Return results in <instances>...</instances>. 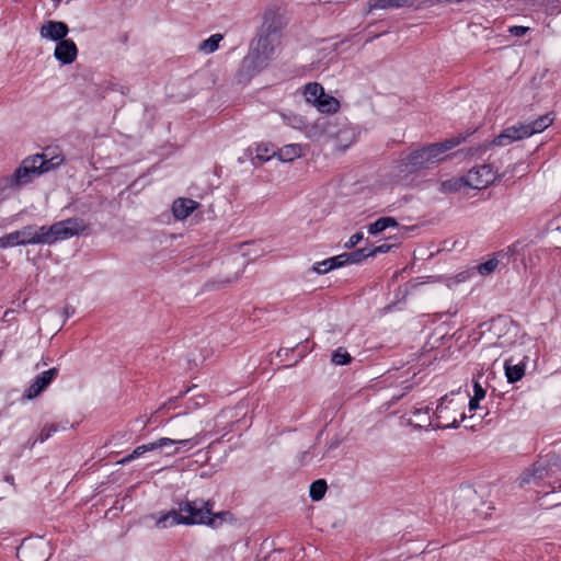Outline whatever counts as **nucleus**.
Wrapping results in <instances>:
<instances>
[{
    "label": "nucleus",
    "instance_id": "obj_28",
    "mask_svg": "<svg viewBox=\"0 0 561 561\" xmlns=\"http://www.w3.org/2000/svg\"><path fill=\"white\" fill-rule=\"evenodd\" d=\"M301 153L302 147L300 145L290 144L280 148L276 154L280 161L290 162L301 157Z\"/></svg>",
    "mask_w": 561,
    "mask_h": 561
},
{
    "label": "nucleus",
    "instance_id": "obj_11",
    "mask_svg": "<svg viewBox=\"0 0 561 561\" xmlns=\"http://www.w3.org/2000/svg\"><path fill=\"white\" fill-rule=\"evenodd\" d=\"M330 138L336 141L339 150H346L355 141V131L346 119H334Z\"/></svg>",
    "mask_w": 561,
    "mask_h": 561
},
{
    "label": "nucleus",
    "instance_id": "obj_48",
    "mask_svg": "<svg viewBox=\"0 0 561 561\" xmlns=\"http://www.w3.org/2000/svg\"><path fill=\"white\" fill-rule=\"evenodd\" d=\"M0 248H9L7 243V234L0 238Z\"/></svg>",
    "mask_w": 561,
    "mask_h": 561
},
{
    "label": "nucleus",
    "instance_id": "obj_20",
    "mask_svg": "<svg viewBox=\"0 0 561 561\" xmlns=\"http://www.w3.org/2000/svg\"><path fill=\"white\" fill-rule=\"evenodd\" d=\"M268 58L261 54L253 47L250 48L249 54L242 61V70L249 76H253L267 65Z\"/></svg>",
    "mask_w": 561,
    "mask_h": 561
},
{
    "label": "nucleus",
    "instance_id": "obj_30",
    "mask_svg": "<svg viewBox=\"0 0 561 561\" xmlns=\"http://www.w3.org/2000/svg\"><path fill=\"white\" fill-rule=\"evenodd\" d=\"M428 408H414L411 413L413 414L414 419H410L409 422L410 424L414 425L415 427H419V428H426V427H430L427 422L425 423L424 421L426 420V416H430L428 414Z\"/></svg>",
    "mask_w": 561,
    "mask_h": 561
},
{
    "label": "nucleus",
    "instance_id": "obj_43",
    "mask_svg": "<svg viewBox=\"0 0 561 561\" xmlns=\"http://www.w3.org/2000/svg\"><path fill=\"white\" fill-rule=\"evenodd\" d=\"M390 249H391L390 244L383 243L381 245L369 249V254H371V256H374L377 253H387L390 251Z\"/></svg>",
    "mask_w": 561,
    "mask_h": 561
},
{
    "label": "nucleus",
    "instance_id": "obj_18",
    "mask_svg": "<svg viewBox=\"0 0 561 561\" xmlns=\"http://www.w3.org/2000/svg\"><path fill=\"white\" fill-rule=\"evenodd\" d=\"M69 27L65 22L49 20L39 28V35L44 39L60 42L66 38Z\"/></svg>",
    "mask_w": 561,
    "mask_h": 561
},
{
    "label": "nucleus",
    "instance_id": "obj_6",
    "mask_svg": "<svg viewBox=\"0 0 561 561\" xmlns=\"http://www.w3.org/2000/svg\"><path fill=\"white\" fill-rule=\"evenodd\" d=\"M304 95L306 101L321 113H336L340 110L339 100L327 94L320 83L311 82L306 84Z\"/></svg>",
    "mask_w": 561,
    "mask_h": 561
},
{
    "label": "nucleus",
    "instance_id": "obj_16",
    "mask_svg": "<svg viewBox=\"0 0 561 561\" xmlns=\"http://www.w3.org/2000/svg\"><path fill=\"white\" fill-rule=\"evenodd\" d=\"M552 468L547 460H539L527 469L519 478V485L538 484L539 481L550 477Z\"/></svg>",
    "mask_w": 561,
    "mask_h": 561
},
{
    "label": "nucleus",
    "instance_id": "obj_46",
    "mask_svg": "<svg viewBox=\"0 0 561 561\" xmlns=\"http://www.w3.org/2000/svg\"><path fill=\"white\" fill-rule=\"evenodd\" d=\"M224 38L221 34H213V51L218 49L219 42Z\"/></svg>",
    "mask_w": 561,
    "mask_h": 561
},
{
    "label": "nucleus",
    "instance_id": "obj_41",
    "mask_svg": "<svg viewBox=\"0 0 561 561\" xmlns=\"http://www.w3.org/2000/svg\"><path fill=\"white\" fill-rule=\"evenodd\" d=\"M362 239H363V233L362 232L354 233L353 236H351L348 241L345 243V248L346 249L354 248L355 245H357L362 241Z\"/></svg>",
    "mask_w": 561,
    "mask_h": 561
},
{
    "label": "nucleus",
    "instance_id": "obj_19",
    "mask_svg": "<svg viewBox=\"0 0 561 561\" xmlns=\"http://www.w3.org/2000/svg\"><path fill=\"white\" fill-rule=\"evenodd\" d=\"M78 56V47L72 39L65 38L56 44L54 57L61 65L72 64Z\"/></svg>",
    "mask_w": 561,
    "mask_h": 561
},
{
    "label": "nucleus",
    "instance_id": "obj_47",
    "mask_svg": "<svg viewBox=\"0 0 561 561\" xmlns=\"http://www.w3.org/2000/svg\"><path fill=\"white\" fill-rule=\"evenodd\" d=\"M480 400H481V399H477V398H473V397H472V398L470 399V401H469V409H470V410H476V409L478 408V405H479V401H480Z\"/></svg>",
    "mask_w": 561,
    "mask_h": 561
},
{
    "label": "nucleus",
    "instance_id": "obj_40",
    "mask_svg": "<svg viewBox=\"0 0 561 561\" xmlns=\"http://www.w3.org/2000/svg\"><path fill=\"white\" fill-rule=\"evenodd\" d=\"M329 262L333 270L344 266L345 264H348L346 253H343V254H340L336 256H332L329 259Z\"/></svg>",
    "mask_w": 561,
    "mask_h": 561
},
{
    "label": "nucleus",
    "instance_id": "obj_42",
    "mask_svg": "<svg viewBox=\"0 0 561 561\" xmlns=\"http://www.w3.org/2000/svg\"><path fill=\"white\" fill-rule=\"evenodd\" d=\"M529 27H526V26H511L508 28V32L511 35L513 36H516V37H520V36H524L527 32H528Z\"/></svg>",
    "mask_w": 561,
    "mask_h": 561
},
{
    "label": "nucleus",
    "instance_id": "obj_49",
    "mask_svg": "<svg viewBox=\"0 0 561 561\" xmlns=\"http://www.w3.org/2000/svg\"><path fill=\"white\" fill-rule=\"evenodd\" d=\"M207 47H210V38L205 39L201 46V48L204 50H206Z\"/></svg>",
    "mask_w": 561,
    "mask_h": 561
},
{
    "label": "nucleus",
    "instance_id": "obj_13",
    "mask_svg": "<svg viewBox=\"0 0 561 561\" xmlns=\"http://www.w3.org/2000/svg\"><path fill=\"white\" fill-rule=\"evenodd\" d=\"M170 445H178L182 448H191L193 446L191 439H171V438L163 437L157 442L138 446L137 448L134 449V451L130 455L123 458L119 462L121 463L129 462L133 459L140 457L141 455H144L147 451L154 450V449L161 448V447H167Z\"/></svg>",
    "mask_w": 561,
    "mask_h": 561
},
{
    "label": "nucleus",
    "instance_id": "obj_4",
    "mask_svg": "<svg viewBox=\"0 0 561 561\" xmlns=\"http://www.w3.org/2000/svg\"><path fill=\"white\" fill-rule=\"evenodd\" d=\"M85 229L87 224L81 218H68L57 221L49 227L41 226V244H53L61 240H67L82 233Z\"/></svg>",
    "mask_w": 561,
    "mask_h": 561
},
{
    "label": "nucleus",
    "instance_id": "obj_44",
    "mask_svg": "<svg viewBox=\"0 0 561 561\" xmlns=\"http://www.w3.org/2000/svg\"><path fill=\"white\" fill-rule=\"evenodd\" d=\"M485 397V390L482 388V386L476 381L473 383V398L477 399H483Z\"/></svg>",
    "mask_w": 561,
    "mask_h": 561
},
{
    "label": "nucleus",
    "instance_id": "obj_10",
    "mask_svg": "<svg viewBox=\"0 0 561 561\" xmlns=\"http://www.w3.org/2000/svg\"><path fill=\"white\" fill-rule=\"evenodd\" d=\"M22 561H46L49 557L48 542L43 539L24 540L18 548Z\"/></svg>",
    "mask_w": 561,
    "mask_h": 561
},
{
    "label": "nucleus",
    "instance_id": "obj_27",
    "mask_svg": "<svg viewBox=\"0 0 561 561\" xmlns=\"http://www.w3.org/2000/svg\"><path fill=\"white\" fill-rule=\"evenodd\" d=\"M415 0H369V10L375 9H394L401 7H409L414 3Z\"/></svg>",
    "mask_w": 561,
    "mask_h": 561
},
{
    "label": "nucleus",
    "instance_id": "obj_2",
    "mask_svg": "<svg viewBox=\"0 0 561 561\" xmlns=\"http://www.w3.org/2000/svg\"><path fill=\"white\" fill-rule=\"evenodd\" d=\"M456 142L447 140L442 144H433L431 146L412 151L409 156L402 159V164L405 171L415 172L419 170L427 169L445 159L447 150L454 148Z\"/></svg>",
    "mask_w": 561,
    "mask_h": 561
},
{
    "label": "nucleus",
    "instance_id": "obj_29",
    "mask_svg": "<svg viewBox=\"0 0 561 561\" xmlns=\"http://www.w3.org/2000/svg\"><path fill=\"white\" fill-rule=\"evenodd\" d=\"M398 222L392 217H380L375 222L368 226V232L370 234H378L390 227H397Z\"/></svg>",
    "mask_w": 561,
    "mask_h": 561
},
{
    "label": "nucleus",
    "instance_id": "obj_8",
    "mask_svg": "<svg viewBox=\"0 0 561 561\" xmlns=\"http://www.w3.org/2000/svg\"><path fill=\"white\" fill-rule=\"evenodd\" d=\"M506 172L497 174L491 164H482L470 169L465 175V184L474 190H483L492 184L496 178H504Z\"/></svg>",
    "mask_w": 561,
    "mask_h": 561
},
{
    "label": "nucleus",
    "instance_id": "obj_15",
    "mask_svg": "<svg viewBox=\"0 0 561 561\" xmlns=\"http://www.w3.org/2000/svg\"><path fill=\"white\" fill-rule=\"evenodd\" d=\"M512 256L522 255V263L525 268H533L537 264L540 259L539 251L537 249H533L528 244H523L520 242L514 243L512 247L507 249V253L500 252L499 256H505L507 254Z\"/></svg>",
    "mask_w": 561,
    "mask_h": 561
},
{
    "label": "nucleus",
    "instance_id": "obj_33",
    "mask_svg": "<svg viewBox=\"0 0 561 561\" xmlns=\"http://www.w3.org/2000/svg\"><path fill=\"white\" fill-rule=\"evenodd\" d=\"M346 256H347L348 264H354V263H359L360 261H363L364 259H366L368 256H371V254H369V249L363 248V249H358L354 252L346 253Z\"/></svg>",
    "mask_w": 561,
    "mask_h": 561
},
{
    "label": "nucleus",
    "instance_id": "obj_1",
    "mask_svg": "<svg viewBox=\"0 0 561 561\" xmlns=\"http://www.w3.org/2000/svg\"><path fill=\"white\" fill-rule=\"evenodd\" d=\"M64 162L60 156L47 158L45 154L36 153L22 160L19 168L9 176L2 179L4 188L15 190L31 183L35 178L46 173Z\"/></svg>",
    "mask_w": 561,
    "mask_h": 561
},
{
    "label": "nucleus",
    "instance_id": "obj_14",
    "mask_svg": "<svg viewBox=\"0 0 561 561\" xmlns=\"http://www.w3.org/2000/svg\"><path fill=\"white\" fill-rule=\"evenodd\" d=\"M57 376L58 368L56 367L43 371L31 382L30 387L25 390L23 398L27 400L37 398L43 391L47 389V387L55 380Z\"/></svg>",
    "mask_w": 561,
    "mask_h": 561
},
{
    "label": "nucleus",
    "instance_id": "obj_32",
    "mask_svg": "<svg viewBox=\"0 0 561 561\" xmlns=\"http://www.w3.org/2000/svg\"><path fill=\"white\" fill-rule=\"evenodd\" d=\"M327 492V482L322 479L311 483L309 494L313 501H320Z\"/></svg>",
    "mask_w": 561,
    "mask_h": 561
},
{
    "label": "nucleus",
    "instance_id": "obj_25",
    "mask_svg": "<svg viewBox=\"0 0 561 561\" xmlns=\"http://www.w3.org/2000/svg\"><path fill=\"white\" fill-rule=\"evenodd\" d=\"M276 41L277 36L261 34L256 41L252 42L251 47L265 55V57L270 59L274 53Z\"/></svg>",
    "mask_w": 561,
    "mask_h": 561
},
{
    "label": "nucleus",
    "instance_id": "obj_35",
    "mask_svg": "<svg viewBox=\"0 0 561 561\" xmlns=\"http://www.w3.org/2000/svg\"><path fill=\"white\" fill-rule=\"evenodd\" d=\"M516 141L514 136L510 133L507 127L493 140V145L495 146H508L512 142Z\"/></svg>",
    "mask_w": 561,
    "mask_h": 561
},
{
    "label": "nucleus",
    "instance_id": "obj_21",
    "mask_svg": "<svg viewBox=\"0 0 561 561\" xmlns=\"http://www.w3.org/2000/svg\"><path fill=\"white\" fill-rule=\"evenodd\" d=\"M247 153L251 157V163L254 167L261 165L276 156L275 150L270 145L263 142L248 148Z\"/></svg>",
    "mask_w": 561,
    "mask_h": 561
},
{
    "label": "nucleus",
    "instance_id": "obj_12",
    "mask_svg": "<svg viewBox=\"0 0 561 561\" xmlns=\"http://www.w3.org/2000/svg\"><path fill=\"white\" fill-rule=\"evenodd\" d=\"M9 248L27 244H41L39 227L35 225L25 226L20 230L7 234Z\"/></svg>",
    "mask_w": 561,
    "mask_h": 561
},
{
    "label": "nucleus",
    "instance_id": "obj_26",
    "mask_svg": "<svg viewBox=\"0 0 561 561\" xmlns=\"http://www.w3.org/2000/svg\"><path fill=\"white\" fill-rule=\"evenodd\" d=\"M504 370H505V376L507 378V381L510 383H514L524 377L525 364L524 363L514 364L513 359L510 358V359H506L504 363Z\"/></svg>",
    "mask_w": 561,
    "mask_h": 561
},
{
    "label": "nucleus",
    "instance_id": "obj_36",
    "mask_svg": "<svg viewBox=\"0 0 561 561\" xmlns=\"http://www.w3.org/2000/svg\"><path fill=\"white\" fill-rule=\"evenodd\" d=\"M57 431H58V428H57V426L55 424H49V425L43 426V428L41 430L37 438L34 440L33 444L44 443L45 440H47Z\"/></svg>",
    "mask_w": 561,
    "mask_h": 561
},
{
    "label": "nucleus",
    "instance_id": "obj_24",
    "mask_svg": "<svg viewBox=\"0 0 561 561\" xmlns=\"http://www.w3.org/2000/svg\"><path fill=\"white\" fill-rule=\"evenodd\" d=\"M333 119L319 118L312 125L307 127V136L311 139H320L321 137L330 138V130Z\"/></svg>",
    "mask_w": 561,
    "mask_h": 561
},
{
    "label": "nucleus",
    "instance_id": "obj_34",
    "mask_svg": "<svg viewBox=\"0 0 561 561\" xmlns=\"http://www.w3.org/2000/svg\"><path fill=\"white\" fill-rule=\"evenodd\" d=\"M332 363L335 365H346L352 360L351 355L342 347H339L333 354L331 358Z\"/></svg>",
    "mask_w": 561,
    "mask_h": 561
},
{
    "label": "nucleus",
    "instance_id": "obj_17",
    "mask_svg": "<svg viewBox=\"0 0 561 561\" xmlns=\"http://www.w3.org/2000/svg\"><path fill=\"white\" fill-rule=\"evenodd\" d=\"M285 25L284 14L279 8L268 7L263 15V34L276 36L277 32Z\"/></svg>",
    "mask_w": 561,
    "mask_h": 561
},
{
    "label": "nucleus",
    "instance_id": "obj_38",
    "mask_svg": "<svg viewBox=\"0 0 561 561\" xmlns=\"http://www.w3.org/2000/svg\"><path fill=\"white\" fill-rule=\"evenodd\" d=\"M232 517L229 512L213 513V528H216L224 523L231 522Z\"/></svg>",
    "mask_w": 561,
    "mask_h": 561
},
{
    "label": "nucleus",
    "instance_id": "obj_3",
    "mask_svg": "<svg viewBox=\"0 0 561 561\" xmlns=\"http://www.w3.org/2000/svg\"><path fill=\"white\" fill-rule=\"evenodd\" d=\"M249 247V243L237 244L228 255L221 259L217 273V284L226 285L239 279L249 263V260H247Z\"/></svg>",
    "mask_w": 561,
    "mask_h": 561
},
{
    "label": "nucleus",
    "instance_id": "obj_7",
    "mask_svg": "<svg viewBox=\"0 0 561 561\" xmlns=\"http://www.w3.org/2000/svg\"><path fill=\"white\" fill-rule=\"evenodd\" d=\"M180 511L183 525L210 524L209 502L205 500H193L180 503Z\"/></svg>",
    "mask_w": 561,
    "mask_h": 561
},
{
    "label": "nucleus",
    "instance_id": "obj_23",
    "mask_svg": "<svg viewBox=\"0 0 561 561\" xmlns=\"http://www.w3.org/2000/svg\"><path fill=\"white\" fill-rule=\"evenodd\" d=\"M198 206V203L190 199L180 197L176 198L172 204V213L176 219L183 220L190 216Z\"/></svg>",
    "mask_w": 561,
    "mask_h": 561
},
{
    "label": "nucleus",
    "instance_id": "obj_9",
    "mask_svg": "<svg viewBox=\"0 0 561 561\" xmlns=\"http://www.w3.org/2000/svg\"><path fill=\"white\" fill-rule=\"evenodd\" d=\"M553 122L550 114H545L531 122H518L507 127L516 141L528 138L547 129Z\"/></svg>",
    "mask_w": 561,
    "mask_h": 561
},
{
    "label": "nucleus",
    "instance_id": "obj_22",
    "mask_svg": "<svg viewBox=\"0 0 561 561\" xmlns=\"http://www.w3.org/2000/svg\"><path fill=\"white\" fill-rule=\"evenodd\" d=\"M152 518L154 519L156 527L160 529H165L175 525L183 524L184 520V518H182L180 508L178 511L172 510L169 512L160 513L157 516H152Z\"/></svg>",
    "mask_w": 561,
    "mask_h": 561
},
{
    "label": "nucleus",
    "instance_id": "obj_37",
    "mask_svg": "<svg viewBox=\"0 0 561 561\" xmlns=\"http://www.w3.org/2000/svg\"><path fill=\"white\" fill-rule=\"evenodd\" d=\"M499 262L500 261L497 257L490 259L489 261L480 264L478 266V271L481 275H489L495 271V268L499 265Z\"/></svg>",
    "mask_w": 561,
    "mask_h": 561
},
{
    "label": "nucleus",
    "instance_id": "obj_39",
    "mask_svg": "<svg viewBox=\"0 0 561 561\" xmlns=\"http://www.w3.org/2000/svg\"><path fill=\"white\" fill-rule=\"evenodd\" d=\"M312 270L318 274H327L328 272L332 271L333 268L329 262V259H327L321 262H317L313 265Z\"/></svg>",
    "mask_w": 561,
    "mask_h": 561
},
{
    "label": "nucleus",
    "instance_id": "obj_45",
    "mask_svg": "<svg viewBox=\"0 0 561 561\" xmlns=\"http://www.w3.org/2000/svg\"><path fill=\"white\" fill-rule=\"evenodd\" d=\"M284 122L293 127H298L301 124V118L297 116L282 115Z\"/></svg>",
    "mask_w": 561,
    "mask_h": 561
},
{
    "label": "nucleus",
    "instance_id": "obj_5",
    "mask_svg": "<svg viewBox=\"0 0 561 561\" xmlns=\"http://www.w3.org/2000/svg\"><path fill=\"white\" fill-rule=\"evenodd\" d=\"M458 416L462 421L465 414L456 408V404L451 399H448V396H444L434 412V416H426L424 422L426 423L427 421L428 426L434 430L453 428L459 425Z\"/></svg>",
    "mask_w": 561,
    "mask_h": 561
},
{
    "label": "nucleus",
    "instance_id": "obj_31",
    "mask_svg": "<svg viewBox=\"0 0 561 561\" xmlns=\"http://www.w3.org/2000/svg\"><path fill=\"white\" fill-rule=\"evenodd\" d=\"M463 186H467L465 184V176L453 178L440 183V191L443 193H454L459 191Z\"/></svg>",
    "mask_w": 561,
    "mask_h": 561
}]
</instances>
